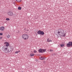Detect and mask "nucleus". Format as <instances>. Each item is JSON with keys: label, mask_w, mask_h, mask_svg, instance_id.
Segmentation results:
<instances>
[{"label": "nucleus", "mask_w": 72, "mask_h": 72, "mask_svg": "<svg viewBox=\"0 0 72 72\" xmlns=\"http://www.w3.org/2000/svg\"><path fill=\"white\" fill-rule=\"evenodd\" d=\"M31 57H33L35 55V54L34 53H31L30 54Z\"/></svg>", "instance_id": "obj_11"}, {"label": "nucleus", "mask_w": 72, "mask_h": 72, "mask_svg": "<svg viewBox=\"0 0 72 72\" xmlns=\"http://www.w3.org/2000/svg\"><path fill=\"white\" fill-rule=\"evenodd\" d=\"M18 51V53H19V52H20V51Z\"/></svg>", "instance_id": "obj_26"}, {"label": "nucleus", "mask_w": 72, "mask_h": 72, "mask_svg": "<svg viewBox=\"0 0 72 72\" xmlns=\"http://www.w3.org/2000/svg\"><path fill=\"white\" fill-rule=\"evenodd\" d=\"M41 31L40 30H39V31H38V32H37L38 34V35H40V34H41Z\"/></svg>", "instance_id": "obj_9"}, {"label": "nucleus", "mask_w": 72, "mask_h": 72, "mask_svg": "<svg viewBox=\"0 0 72 72\" xmlns=\"http://www.w3.org/2000/svg\"><path fill=\"white\" fill-rule=\"evenodd\" d=\"M18 9H22V8L20 6H19L18 7Z\"/></svg>", "instance_id": "obj_17"}, {"label": "nucleus", "mask_w": 72, "mask_h": 72, "mask_svg": "<svg viewBox=\"0 0 72 72\" xmlns=\"http://www.w3.org/2000/svg\"><path fill=\"white\" fill-rule=\"evenodd\" d=\"M39 59L40 60H43V59H44V57H39Z\"/></svg>", "instance_id": "obj_12"}, {"label": "nucleus", "mask_w": 72, "mask_h": 72, "mask_svg": "<svg viewBox=\"0 0 72 72\" xmlns=\"http://www.w3.org/2000/svg\"><path fill=\"white\" fill-rule=\"evenodd\" d=\"M47 42H52V41H51V40H49V38H48L47 39Z\"/></svg>", "instance_id": "obj_8"}, {"label": "nucleus", "mask_w": 72, "mask_h": 72, "mask_svg": "<svg viewBox=\"0 0 72 72\" xmlns=\"http://www.w3.org/2000/svg\"><path fill=\"white\" fill-rule=\"evenodd\" d=\"M43 59H46V58L45 57H43Z\"/></svg>", "instance_id": "obj_24"}, {"label": "nucleus", "mask_w": 72, "mask_h": 72, "mask_svg": "<svg viewBox=\"0 0 72 72\" xmlns=\"http://www.w3.org/2000/svg\"><path fill=\"white\" fill-rule=\"evenodd\" d=\"M16 1L17 2H21L22 1V0H16Z\"/></svg>", "instance_id": "obj_16"}, {"label": "nucleus", "mask_w": 72, "mask_h": 72, "mask_svg": "<svg viewBox=\"0 0 72 72\" xmlns=\"http://www.w3.org/2000/svg\"><path fill=\"white\" fill-rule=\"evenodd\" d=\"M38 51H39V52H40V53H43V52L42 51V49H39Z\"/></svg>", "instance_id": "obj_7"}, {"label": "nucleus", "mask_w": 72, "mask_h": 72, "mask_svg": "<svg viewBox=\"0 0 72 72\" xmlns=\"http://www.w3.org/2000/svg\"><path fill=\"white\" fill-rule=\"evenodd\" d=\"M34 53H37V51H36L35 50H34L33 51Z\"/></svg>", "instance_id": "obj_20"}, {"label": "nucleus", "mask_w": 72, "mask_h": 72, "mask_svg": "<svg viewBox=\"0 0 72 72\" xmlns=\"http://www.w3.org/2000/svg\"><path fill=\"white\" fill-rule=\"evenodd\" d=\"M1 39H2V37H0V40H1Z\"/></svg>", "instance_id": "obj_23"}, {"label": "nucleus", "mask_w": 72, "mask_h": 72, "mask_svg": "<svg viewBox=\"0 0 72 72\" xmlns=\"http://www.w3.org/2000/svg\"><path fill=\"white\" fill-rule=\"evenodd\" d=\"M61 36H63V37H65V36H66V33L64 34V35H63V34H62Z\"/></svg>", "instance_id": "obj_13"}, {"label": "nucleus", "mask_w": 72, "mask_h": 72, "mask_svg": "<svg viewBox=\"0 0 72 72\" xmlns=\"http://www.w3.org/2000/svg\"><path fill=\"white\" fill-rule=\"evenodd\" d=\"M60 46L61 47H63V46H64V45L63 44H61L60 45Z\"/></svg>", "instance_id": "obj_18"}, {"label": "nucleus", "mask_w": 72, "mask_h": 72, "mask_svg": "<svg viewBox=\"0 0 72 72\" xmlns=\"http://www.w3.org/2000/svg\"><path fill=\"white\" fill-rule=\"evenodd\" d=\"M0 30L1 31H4V26H1L0 27Z\"/></svg>", "instance_id": "obj_5"}, {"label": "nucleus", "mask_w": 72, "mask_h": 72, "mask_svg": "<svg viewBox=\"0 0 72 72\" xmlns=\"http://www.w3.org/2000/svg\"><path fill=\"white\" fill-rule=\"evenodd\" d=\"M22 37L24 40H27L28 39V35L27 34H24L22 35Z\"/></svg>", "instance_id": "obj_3"}, {"label": "nucleus", "mask_w": 72, "mask_h": 72, "mask_svg": "<svg viewBox=\"0 0 72 72\" xmlns=\"http://www.w3.org/2000/svg\"><path fill=\"white\" fill-rule=\"evenodd\" d=\"M6 21H9V20H10V19L9 18H6Z\"/></svg>", "instance_id": "obj_19"}, {"label": "nucleus", "mask_w": 72, "mask_h": 72, "mask_svg": "<svg viewBox=\"0 0 72 72\" xmlns=\"http://www.w3.org/2000/svg\"><path fill=\"white\" fill-rule=\"evenodd\" d=\"M13 49H14V48H10V50H9V48L8 47L7 48H3L2 49L4 51V53H10V51H12L13 50Z\"/></svg>", "instance_id": "obj_1"}, {"label": "nucleus", "mask_w": 72, "mask_h": 72, "mask_svg": "<svg viewBox=\"0 0 72 72\" xmlns=\"http://www.w3.org/2000/svg\"><path fill=\"white\" fill-rule=\"evenodd\" d=\"M64 30L62 29H59L57 31V33L59 35V33L61 34V35H63L64 34Z\"/></svg>", "instance_id": "obj_2"}, {"label": "nucleus", "mask_w": 72, "mask_h": 72, "mask_svg": "<svg viewBox=\"0 0 72 72\" xmlns=\"http://www.w3.org/2000/svg\"><path fill=\"white\" fill-rule=\"evenodd\" d=\"M0 35H3V33H0Z\"/></svg>", "instance_id": "obj_22"}, {"label": "nucleus", "mask_w": 72, "mask_h": 72, "mask_svg": "<svg viewBox=\"0 0 72 72\" xmlns=\"http://www.w3.org/2000/svg\"><path fill=\"white\" fill-rule=\"evenodd\" d=\"M15 14H14V15H15Z\"/></svg>", "instance_id": "obj_25"}, {"label": "nucleus", "mask_w": 72, "mask_h": 72, "mask_svg": "<svg viewBox=\"0 0 72 72\" xmlns=\"http://www.w3.org/2000/svg\"><path fill=\"white\" fill-rule=\"evenodd\" d=\"M42 51H43V53L44 52H45V51H46V49H42Z\"/></svg>", "instance_id": "obj_14"}, {"label": "nucleus", "mask_w": 72, "mask_h": 72, "mask_svg": "<svg viewBox=\"0 0 72 72\" xmlns=\"http://www.w3.org/2000/svg\"><path fill=\"white\" fill-rule=\"evenodd\" d=\"M6 37L8 39V38H9V37H10V35H8L6 36Z\"/></svg>", "instance_id": "obj_15"}, {"label": "nucleus", "mask_w": 72, "mask_h": 72, "mask_svg": "<svg viewBox=\"0 0 72 72\" xmlns=\"http://www.w3.org/2000/svg\"><path fill=\"white\" fill-rule=\"evenodd\" d=\"M15 54H18V51H15Z\"/></svg>", "instance_id": "obj_21"}, {"label": "nucleus", "mask_w": 72, "mask_h": 72, "mask_svg": "<svg viewBox=\"0 0 72 72\" xmlns=\"http://www.w3.org/2000/svg\"><path fill=\"white\" fill-rule=\"evenodd\" d=\"M8 14L9 16H13V12L12 11H10L8 12Z\"/></svg>", "instance_id": "obj_4"}, {"label": "nucleus", "mask_w": 72, "mask_h": 72, "mask_svg": "<svg viewBox=\"0 0 72 72\" xmlns=\"http://www.w3.org/2000/svg\"><path fill=\"white\" fill-rule=\"evenodd\" d=\"M51 50H50V51H51Z\"/></svg>", "instance_id": "obj_27"}, {"label": "nucleus", "mask_w": 72, "mask_h": 72, "mask_svg": "<svg viewBox=\"0 0 72 72\" xmlns=\"http://www.w3.org/2000/svg\"><path fill=\"white\" fill-rule=\"evenodd\" d=\"M4 44L6 45V46H8L9 45V43H8V42H5L4 43Z\"/></svg>", "instance_id": "obj_6"}, {"label": "nucleus", "mask_w": 72, "mask_h": 72, "mask_svg": "<svg viewBox=\"0 0 72 72\" xmlns=\"http://www.w3.org/2000/svg\"><path fill=\"white\" fill-rule=\"evenodd\" d=\"M40 35H44V32L42 31L40 32Z\"/></svg>", "instance_id": "obj_10"}, {"label": "nucleus", "mask_w": 72, "mask_h": 72, "mask_svg": "<svg viewBox=\"0 0 72 72\" xmlns=\"http://www.w3.org/2000/svg\"><path fill=\"white\" fill-rule=\"evenodd\" d=\"M19 10H21V9H19Z\"/></svg>", "instance_id": "obj_28"}]
</instances>
